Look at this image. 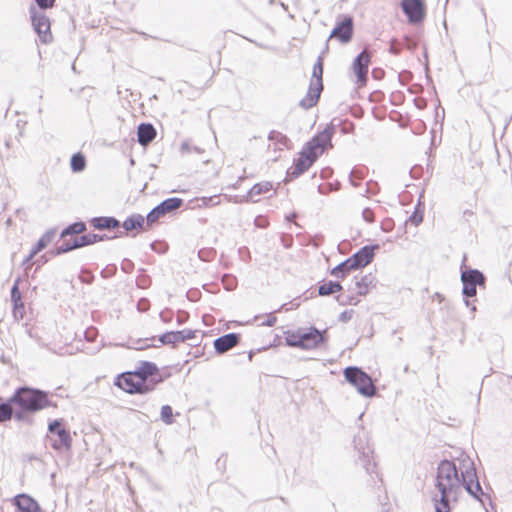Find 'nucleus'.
Instances as JSON below:
<instances>
[{
  "instance_id": "nucleus-51",
  "label": "nucleus",
  "mask_w": 512,
  "mask_h": 512,
  "mask_svg": "<svg viewBox=\"0 0 512 512\" xmlns=\"http://www.w3.org/2000/svg\"><path fill=\"white\" fill-rule=\"evenodd\" d=\"M186 296L189 301L196 302L200 299L201 292L198 289H190Z\"/></svg>"
},
{
  "instance_id": "nucleus-13",
  "label": "nucleus",
  "mask_w": 512,
  "mask_h": 512,
  "mask_svg": "<svg viewBox=\"0 0 512 512\" xmlns=\"http://www.w3.org/2000/svg\"><path fill=\"white\" fill-rule=\"evenodd\" d=\"M402 12L410 24H421L426 17V4L424 0H401Z\"/></svg>"
},
{
  "instance_id": "nucleus-24",
  "label": "nucleus",
  "mask_w": 512,
  "mask_h": 512,
  "mask_svg": "<svg viewBox=\"0 0 512 512\" xmlns=\"http://www.w3.org/2000/svg\"><path fill=\"white\" fill-rule=\"evenodd\" d=\"M121 225L126 232L132 231L134 229H142L147 231L151 228L147 226L146 218L138 213H134L128 216Z\"/></svg>"
},
{
  "instance_id": "nucleus-1",
  "label": "nucleus",
  "mask_w": 512,
  "mask_h": 512,
  "mask_svg": "<svg viewBox=\"0 0 512 512\" xmlns=\"http://www.w3.org/2000/svg\"><path fill=\"white\" fill-rule=\"evenodd\" d=\"M461 463L463 467H461L460 473L453 461L445 459L439 463L435 486L440 496H435L433 501L450 503L451 498L453 501H457L463 487L470 496L484 506L485 499L490 500V497L484 493L480 485L473 461L466 457Z\"/></svg>"
},
{
  "instance_id": "nucleus-17",
  "label": "nucleus",
  "mask_w": 512,
  "mask_h": 512,
  "mask_svg": "<svg viewBox=\"0 0 512 512\" xmlns=\"http://www.w3.org/2000/svg\"><path fill=\"white\" fill-rule=\"evenodd\" d=\"M380 248L379 244L365 245L349 257L355 269H362L369 265L374 257L375 251Z\"/></svg>"
},
{
  "instance_id": "nucleus-21",
  "label": "nucleus",
  "mask_w": 512,
  "mask_h": 512,
  "mask_svg": "<svg viewBox=\"0 0 512 512\" xmlns=\"http://www.w3.org/2000/svg\"><path fill=\"white\" fill-rule=\"evenodd\" d=\"M322 90L323 83H315L314 80L311 79L307 94L303 99L300 100L299 106L305 110L314 107L320 99Z\"/></svg>"
},
{
  "instance_id": "nucleus-30",
  "label": "nucleus",
  "mask_w": 512,
  "mask_h": 512,
  "mask_svg": "<svg viewBox=\"0 0 512 512\" xmlns=\"http://www.w3.org/2000/svg\"><path fill=\"white\" fill-rule=\"evenodd\" d=\"M271 189H272L271 182L265 181V182L256 183L248 191L246 198L248 200L256 202L255 200H253L254 196H259V195L265 194V193L269 192Z\"/></svg>"
},
{
  "instance_id": "nucleus-23",
  "label": "nucleus",
  "mask_w": 512,
  "mask_h": 512,
  "mask_svg": "<svg viewBox=\"0 0 512 512\" xmlns=\"http://www.w3.org/2000/svg\"><path fill=\"white\" fill-rule=\"evenodd\" d=\"M156 134V129L151 123H140L137 128V141L141 146L145 147L155 139Z\"/></svg>"
},
{
  "instance_id": "nucleus-19",
  "label": "nucleus",
  "mask_w": 512,
  "mask_h": 512,
  "mask_svg": "<svg viewBox=\"0 0 512 512\" xmlns=\"http://www.w3.org/2000/svg\"><path fill=\"white\" fill-rule=\"evenodd\" d=\"M12 505L15 507V512H43L39 503L28 494L13 497Z\"/></svg>"
},
{
  "instance_id": "nucleus-18",
  "label": "nucleus",
  "mask_w": 512,
  "mask_h": 512,
  "mask_svg": "<svg viewBox=\"0 0 512 512\" xmlns=\"http://www.w3.org/2000/svg\"><path fill=\"white\" fill-rule=\"evenodd\" d=\"M196 331L191 329H183L177 331H167L158 336V340L163 345H172L173 347L176 344L185 342L195 337Z\"/></svg>"
},
{
  "instance_id": "nucleus-32",
  "label": "nucleus",
  "mask_w": 512,
  "mask_h": 512,
  "mask_svg": "<svg viewBox=\"0 0 512 512\" xmlns=\"http://www.w3.org/2000/svg\"><path fill=\"white\" fill-rule=\"evenodd\" d=\"M70 166L73 172H82L86 167V158L81 153H74L70 159Z\"/></svg>"
},
{
  "instance_id": "nucleus-48",
  "label": "nucleus",
  "mask_w": 512,
  "mask_h": 512,
  "mask_svg": "<svg viewBox=\"0 0 512 512\" xmlns=\"http://www.w3.org/2000/svg\"><path fill=\"white\" fill-rule=\"evenodd\" d=\"M402 50L401 44L396 40L392 39L390 43L389 52L394 55H398Z\"/></svg>"
},
{
  "instance_id": "nucleus-38",
  "label": "nucleus",
  "mask_w": 512,
  "mask_h": 512,
  "mask_svg": "<svg viewBox=\"0 0 512 512\" xmlns=\"http://www.w3.org/2000/svg\"><path fill=\"white\" fill-rule=\"evenodd\" d=\"M75 249L74 241L71 240H65L61 245L57 246L55 250L53 251V254L55 256L68 253Z\"/></svg>"
},
{
  "instance_id": "nucleus-9",
  "label": "nucleus",
  "mask_w": 512,
  "mask_h": 512,
  "mask_svg": "<svg viewBox=\"0 0 512 512\" xmlns=\"http://www.w3.org/2000/svg\"><path fill=\"white\" fill-rule=\"evenodd\" d=\"M48 432L51 435L56 436L54 439L50 437L49 440L51 442V446L55 450L61 449H70L72 445V437L70 435V431L63 426L62 419H55L51 421L48 425Z\"/></svg>"
},
{
  "instance_id": "nucleus-4",
  "label": "nucleus",
  "mask_w": 512,
  "mask_h": 512,
  "mask_svg": "<svg viewBox=\"0 0 512 512\" xmlns=\"http://www.w3.org/2000/svg\"><path fill=\"white\" fill-rule=\"evenodd\" d=\"M466 255H464L462 260V266H465ZM461 283H462V295L464 298V303L467 307H470V298H473L477 294V287L481 289L486 288L487 278L484 273L476 268L461 267ZM471 311L475 312L476 307L474 305L471 306Z\"/></svg>"
},
{
  "instance_id": "nucleus-7",
  "label": "nucleus",
  "mask_w": 512,
  "mask_h": 512,
  "mask_svg": "<svg viewBox=\"0 0 512 512\" xmlns=\"http://www.w3.org/2000/svg\"><path fill=\"white\" fill-rule=\"evenodd\" d=\"M134 374L147 389L149 388V393L165 381V377L158 366L151 361H140L138 367L134 370Z\"/></svg>"
},
{
  "instance_id": "nucleus-44",
  "label": "nucleus",
  "mask_w": 512,
  "mask_h": 512,
  "mask_svg": "<svg viewBox=\"0 0 512 512\" xmlns=\"http://www.w3.org/2000/svg\"><path fill=\"white\" fill-rule=\"evenodd\" d=\"M198 201H201V204L199 206L209 207V206H215L219 204V198L217 195L210 196V197H202L199 198Z\"/></svg>"
},
{
  "instance_id": "nucleus-57",
  "label": "nucleus",
  "mask_w": 512,
  "mask_h": 512,
  "mask_svg": "<svg viewBox=\"0 0 512 512\" xmlns=\"http://www.w3.org/2000/svg\"><path fill=\"white\" fill-rule=\"evenodd\" d=\"M189 315L187 312H181L178 316H177V324L178 325H182L184 324L187 319H188Z\"/></svg>"
},
{
  "instance_id": "nucleus-10",
  "label": "nucleus",
  "mask_w": 512,
  "mask_h": 512,
  "mask_svg": "<svg viewBox=\"0 0 512 512\" xmlns=\"http://www.w3.org/2000/svg\"><path fill=\"white\" fill-rule=\"evenodd\" d=\"M335 131V126L330 123L322 131L316 133L304 145L310 147L311 150L316 152L318 156H321L325 150L333 147L332 138L335 134Z\"/></svg>"
},
{
  "instance_id": "nucleus-20",
  "label": "nucleus",
  "mask_w": 512,
  "mask_h": 512,
  "mask_svg": "<svg viewBox=\"0 0 512 512\" xmlns=\"http://www.w3.org/2000/svg\"><path fill=\"white\" fill-rule=\"evenodd\" d=\"M241 340L239 333L231 332L216 338L213 342L215 352L219 355L226 353Z\"/></svg>"
},
{
  "instance_id": "nucleus-54",
  "label": "nucleus",
  "mask_w": 512,
  "mask_h": 512,
  "mask_svg": "<svg viewBox=\"0 0 512 512\" xmlns=\"http://www.w3.org/2000/svg\"><path fill=\"white\" fill-rule=\"evenodd\" d=\"M281 243L284 248L288 249L291 248L293 245V238L290 235H282L281 237Z\"/></svg>"
},
{
  "instance_id": "nucleus-25",
  "label": "nucleus",
  "mask_w": 512,
  "mask_h": 512,
  "mask_svg": "<svg viewBox=\"0 0 512 512\" xmlns=\"http://www.w3.org/2000/svg\"><path fill=\"white\" fill-rule=\"evenodd\" d=\"M376 277L372 273H368L362 276L359 280L356 281V289L357 294L360 296H365L368 294L370 288L376 287Z\"/></svg>"
},
{
  "instance_id": "nucleus-46",
  "label": "nucleus",
  "mask_w": 512,
  "mask_h": 512,
  "mask_svg": "<svg viewBox=\"0 0 512 512\" xmlns=\"http://www.w3.org/2000/svg\"><path fill=\"white\" fill-rule=\"evenodd\" d=\"M355 311L353 309L344 310L340 313L338 320L342 323H347L350 321L354 315Z\"/></svg>"
},
{
  "instance_id": "nucleus-61",
  "label": "nucleus",
  "mask_w": 512,
  "mask_h": 512,
  "mask_svg": "<svg viewBox=\"0 0 512 512\" xmlns=\"http://www.w3.org/2000/svg\"><path fill=\"white\" fill-rule=\"evenodd\" d=\"M36 255H32V250H30V253L26 256V258L23 260V265H28L30 264V262L32 261V259L35 257Z\"/></svg>"
},
{
  "instance_id": "nucleus-53",
  "label": "nucleus",
  "mask_w": 512,
  "mask_h": 512,
  "mask_svg": "<svg viewBox=\"0 0 512 512\" xmlns=\"http://www.w3.org/2000/svg\"><path fill=\"white\" fill-rule=\"evenodd\" d=\"M121 269L125 273H131L132 270L134 269V263L129 259H124L121 264Z\"/></svg>"
},
{
  "instance_id": "nucleus-5",
  "label": "nucleus",
  "mask_w": 512,
  "mask_h": 512,
  "mask_svg": "<svg viewBox=\"0 0 512 512\" xmlns=\"http://www.w3.org/2000/svg\"><path fill=\"white\" fill-rule=\"evenodd\" d=\"M354 449L357 452L356 464L361 465L365 472L371 477V482L375 485V477L382 482L376 472V463L373 461V450L369 445L368 436L365 431L358 432L353 438Z\"/></svg>"
},
{
  "instance_id": "nucleus-36",
  "label": "nucleus",
  "mask_w": 512,
  "mask_h": 512,
  "mask_svg": "<svg viewBox=\"0 0 512 512\" xmlns=\"http://www.w3.org/2000/svg\"><path fill=\"white\" fill-rule=\"evenodd\" d=\"M216 250L214 248L208 247V248H201L198 251V257L203 262H211L216 257Z\"/></svg>"
},
{
  "instance_id": "nucleus-14",
  "label": "nucleus",
  "mask_w": 512,
  "mask_h": 512,
  "mask_svg": "<svg viewBox=\"0 0 512 512\" xmlns=\"http://www.w3.org/2000/svg\"><path fill=\"white\" fill-rule=\"evenodd\" d=\"M354 34V21L350 15H342L340 19L336 21L334 28L332 29L329 39L335 38L342 44L349 43Z\"/></svg>"
},
{
  "instance_id": "nucleus-63",
  "label": "nucleus",
  "mask_w": 512,
  "mask_h": 512,
  "mask_svg": "<svg viewBox=\"0 0 512 512\" xmlns=\"http://www.w3.org/2000/svg\"><path fill=\"white\" fill-rule=\"evenodd\" d=\"M181 151L182 152H189L190 151V145L187 142H183L181 144Z\"/></svg>"
},
{
  "instance_id": "nucleus-29",
  "label": "nucleus",
  "mask_w": 512,
  "mask_h": 512,
  "mask_svg": "<svg viewBox=\"0 0 512 512\" xmlns=\"http://www.w3.org/2000/svg\"><path fill=\"white\" fill-rule=\"evenodd\" d=\"M87 230L86 223L83 221H76L69 224L65 227L60 233V238H65L67 236H74L77 234L84 233Z\"/></svg>"
},
{
  "instance_id": "nucleus-31",
  "label": "nucleus",
  "mask_w": 512,
  "mask_h": 512,
  "mask_svg": "<svg viewBox=\"0 0 512 512\" xmlns=\"http://www.w3.org/2000/svg\"><path fill=\"white\" fill-rule=\"evenodd\" d=\"M15 419V412L9 398L0 403V423Z\"/></svg>"
},
{
  "instance_id": "nucleus-3",
  "label": "nucleus",
  "mask_w": 512,
  "mask_h": 512,
  "mask_svg": "<svg viewBox=\"0 0 512 512\" xmlns=\"http://www.w3.org/2000/svg\"><path fill=\"white\" fill-rule=\"evenodd\" d=\"M285 344L302 350H314L322 347L328 341V329L319 330L315 326L299 327L297 330H287Z\"/></svg>"
},
{
  "instance_id": "nucleus-39",
  "label": "nucleus",
  "mask_w": 512,
  "mask_h": 512,
  "mask_svg": "<svg viewBox=\"0 0 512 512\" xmlns=\"http://www.w3.org/2000/svg\"><path fill=\"white\" fill-rule=\"evenodd\" d=\"M12 303V314H13V317L17 320L19 319H23L24 317V314H25V308H24V303L22 300L20 301H14V302H11Z\"/></svg>"
},
{
  "instance_id": "nucleus-55",
  "label": "nucleus",
  "mask_w": 512,
  "mask_h": 512,
  "mask_svg": "<svg viewBox=\"0 0 512 512\" xmlns=\"http://www.w3.org/2000/svg\"><path fill=\"white\" fill-rule=\"evenodd\" d=\"M160 316V319L165 322V323H169L172 319V311L171 310H164L162 312H160L159 314Z\"/></svg>"
},
{
  "instance_id": "nucleus-47",
  "label": "nucleus",
  "mask_w": 512,
  "mask_h": 512,
  "mask_svg": "<svg viewBox=\"0 0 512 512\" xmlns=\"http://www.w3.org/2000/svg\"><path fill=\"white\" fill-rule=\"evenodd\" d=\"M435 512H451L450 503H440L439 501H433Z\"/></svg>"
},
{
  "instance_id": "nucleus-45",
  "label": "nucleus",
  "mask_w": 512,
  "mask_h": 512,
  "mask_svg": "<svg viewBox=\"0 0 512 512\" xmlns=\"http://www.w3.org/2000/svg\"><path fill=\"white\" fill-rule=\"evenodd\" d=\"M125 234V232H118L117 234H115L114 236H108L106 234H96L95 233V239L93 240V243H97V242H100V241H105V240H111V239H115V238H118V237H122L123 235Z\"/></svg>"
},
{
  "instance_id": "nucleus-12",
  "label": "nucleus",
  "mask_w": 512,
  "mask_h": 512,
  "mask_svg": "<svg viewBox=\"0 0 512 512\" xmlns=\"http://www.w3.org/2000/svg\"><path fill=\"white\" fill-rule=\"evenodd\" d=\"M29 12L34 31L39 36L40 41L44 44L50 43L53 36L50 29L49 18L33 6L30 7Z\"/></svg>"
},
{
  "instance_id": "nucleus-2",
  "label": "nucleus",
  "mask_w": 512,
  "mask_h": 512,
  "mask_svg": "<svg viewBox=\"0 0 512 512\" xmlns=\"http://www.w3.org/2000/svg\"><path fill=\"white\" fill-rule=\"evenodd\" d=\"M18 422L33 423L31 415L54 406L49 399L48 392L28 386L18 387L9 397Z\"/></svg>"
},
{
  "instance_id": "nucleus-62",
  "label": "nucleus",
  "mask_w": 512,
  "mask_h": 512,
  "mask_svg": "<svg viewBox=\"0 0 512 512\" xmlns=\"http://www.w3.org/2000/svg\"><path fill=\"white\" fill-rule=\"evenodd\" d=\"M224 287H225V289H226V290H228V291H232V290H234V289H235V287H236L235 280H234V279H232V281H231V282H229V283H226Z\"/></svg>"
},
{
  "instance_id": "nucleus-50",
  "label": "nucleus",
  "mask_w": 512,
  "mask_h": 512,
  "mask_svg": "<svg viewBox=\"0 0 512 512\" xmlns=\"http://www.w3.org/2000/svg\"><path fill=\"white\" fill-rule=\"evenodd\" d=\"M362 217L367 223H373L374 222V212L371 208H365L362 211Z\"/></svg>"
},
{
  "instance_id": "nucleus-64",
  "label": "nucleus",
  "mask_w": 512,
  "mask_h": 512,
  "mask_svg": "<svg viewBox=\"0 0 512 512\" xmlns=\"http://www.w3.org/2000/svg\"><path fill=\"white\" fill-rule=\"evenodd\" d=\"M297 217V213L296 212H292L290 213L289 215L286 216V220L287 221H294Z\"/></svg>"
},
{
  "instance_id": "nucleus-58",
  "label": "nucleus",
  "mask_w": 512,
  "mask_h": 512,
  "mask_svg": "<svg viewBox=\"0 0 512 512\" xmlns=\"http://www.w3.org/2000/svg\"><path fill=\"white\" fill-rule=\"evenodd\" d=\"M391 226H392L391 220H386V221L382 222V224H381L382 230L386 231V232L391 230Z\"/></svg>"
},
{
  "instance_id": "nucleus-37",
  "label": "nucleus",
  "mask_w": 512,
  "mask_h": 512,
  "mask_svg": "<svg viewBox=\"0 0 512 512\" xmlns=\"http://www.w3.org/2000/svg\"><path fill=\"white\" fill-rule=\"evenodd\" d=\"M160 418L167 425H171L174 422L173 409L170 405H163L161 407Z\"/></svg>"
},
{
  "instance_id": "nucleus-33",
  "label": "nucleus",
  "mask_w": 512,
  "mask_h": 512,
  "mask_svg": "<svg viewBox=\"0 0 512 512\" xmlns=\"http://www.w3.org/2000/svg\"><path fill=\"white\" fill-rule=\"evenodd\" d=\"M95 233L82 234L73 238L75 249L94 244Z\"/></svg>"
},
{
  "instance_id": "nucleus-41",
  "label": "nucleus",
  "mask_w": 512,
  "mask_h": 512,
  "mask_svg": "<svg viewBox=\"0 0 512 512\" xmlns=\"http://www.w3.org/2000/svg\"><path fill=\"white\" fill-rule=\"evenodd\" d=\"M20 281H21V279L18 277L14 281V283H13V285L11 287V290H10L11 302L22 300V294H21L20 289H19Z\"/></svg>"
},
{
  "instance_id": "nucleus-15",
  "label": "nucleus",
  "mask_w": 512,
  "mask_h": 512,
  "mask_svg": "<svg viewBox=\"0 0 512 512\" xmlns=\"http://www.w3.org/2000/svg\"><path fill=\"white\" fill-rule=\"evenodd\" d=\"M372 54L367 50L359 53L352 62V70L356 76V83L363 87L368 80V68L371 63Z\"/></svg>"
},
{
  "instance_id": "nucleus-11",
  "label": "nucleus",
  "mask_w": 512,
  "mask_h": 512,
  "mask_svg": "<svg viewBox=\"0 0 512 512\" xmlns=\"http://www.w3.org/2000/svg\"><path fill=\"white\" fill-rule=\"evenodd\" d=\"M184 204V200L179 197H170L162 202H160L158 205H156L154 208L150 210V212L146 216L147 220V226L152 227L154 223H156L160 218L165 216L168 213L174 212L177 209H179Z\"/></svg>"
},
{
  "instance_id": "nucleus-16",
  "label": "nucleus",
  "mask_w": 512,
  "mask_h": 512,
  "mask_svg": "<svg viewBox=\"0 0 512 512\" xmlns=\"http://www.w3.org/2000/svg\"><path fill=\"white\" fill-rule=\"evenodd\" d=\"M115 385L126 391L129 394H148L147 389L141 381L135 376L133 372H125L119 375L115 381Z\"/></svg>"
},
{
  "instance_id": "nucleus-52",
  "label": "nucleus",
  "mask_w": 512,
  "mask_h": 512,
  "mask_svg": "<svg viewBox=\"0 0 512 512\" xmlns=\"http://www.w3.org/2000/svg\"><path fill=\"white\" fill-rule=\"evenodd\" d=\"M337 300L341 305L351 304V305H357L359 303V300L356 299L354 296H346L345 299H340V296L337 297Z\"/></svg>"
},
{
  "instance_id": "nucleus-28",
  "label": "nucleus",
  "mask_w": 512,
  "mask_h": 512,
  "mask_svg": "<svg viewBox=\"0 0 512 512\" xmlns=\"http://www.w3.org/2000/svg\"><path fill=\"white\" fill-rule=\"evenodd\" d=\"M343 290V286L338 281H323L318 286V295L319 296H329L334 293L340 292Z\"/></svg>"
},
{
  "instance_id": "nucleus-34",
  "label": "nucleus",
  "mask_w": 512,
  "mask_h": 512,
  "mask_svg": "<svg viewBox=\"0 0 512 512\" xmlns=\"http://www.w3.org/2000/svg\"><path fill=\"white\" fill-rule=\"evenodd\" d=\"M423 213H424V205L418 202V204L415 207V210L411 214V216L408 218V221L413 224L414 226H418L423 221Z\"/></svg>"
},
{
  "instance_id": "nucleus-26",
  "label": "nucleus",
  "mask_w": 512,
  "mask_h": 512,
  "mask_svg": "<svg viewBox=\"0 0 512 512\" xmlns=\"http://www.w3.org/2000/svg\"><path fill=\"white\" fill-rule=\"evenodd\" d=\"M56 235V229L51 228L47 230L40 239L36 242V244L32 247V255H37L42 250H44L54 239Z\"/></svg>"
},
{
  "instance_id": "nucleus-59",
  "label": "nucleus",
  "mask_w": 512,
  "mask_h": 512,
  "mask_svg": "<svg viewBox=\"0 0 512 512\" xmlns=\"http://www.w3.org/2000/svg\"><path fill=\"white\" fill-rule=\"evenodd\" d=\"M383 74H384V72L381 69H373V71H372V76L374 79H380Z\"/></svg>"
},
{
  "instance_id": "nucleus-8",
  "label": "nucleus",
  "mask_w": 512,
  "mask_h": 512,
  "mask_svg": "<svg viewBox=\"0 0 512 512\" xmlns=\"http://www.w3.org/2000/svg\"><path fill=\"white\" fill-rule=\"evenodd\" d=\"M319 157L310 147L304 145L294 160L293 166L287 170V177L291 180L297 179L307 172Z\"/></svg>"
},
{
  "instance_id": "nucleus-27",
  "label": "nucleus",
  "mask_w": 512,
  "mask_h": 512,
  "mask_svg": "<svg viewBox=\"0 0 512 512\" xmlns=\"http://www.w3.org/2000/svg\"><path fill=\"white\" fill-rule=\"evenodd\" d=\"M355 267L351 263L350 259L347 258L343 262L336 265L330 270V274L338 279H344L351 271H355Z\"/></svg>"
},
{
  "instance_id": "nucleus-22",
  "label": "nucleus",
  "mask_w": 512,
  "mask_h": 512,
  "mask_svg": "<svg viewBox=\"0 0 512 512\" xmlns=\"http://www.w3.org/2000/svg\"><path fill=\"white\" fill-rule=\"evenodd\" d=\"M89 224L95 230H112L121 226L120 221L113 216H97L89 219Z\"/></svg>"
},
{
  "instance_id": "nucleus-6",
  "label": "nucleus",
  "mask_w": 512,
  "mask_h": 512,
  "mask_svg": "<svg viewBox=\"0 0 512 512\" xmlns=\"http://www.w3.org/2000/svg\"><path fill=\"white\" fill-rule=\"evenodd\" d=\"M345 380L356 388L357 392L365 397H372L376 394V387L371 376L362 368L348 366L344 369Z\"/></svg>"
},
{
  "instance_id": "nucleus-42",
  "label": "nucleus",
  "mask_w": 512,
  "mask_h": 512,
  "mask_svg": "<svg viewBox=\"0 0 512 512\" xmlns=\"http://www.w3.org/2000/svg\"><path fill=\"white\" fill-rule=\"evenodd\" d=\"M362 179H363V174L359 170H357L355 168L351 170L350 175H349V181L352 186L358 187L360 185V181Z\"/></svg>"
},
{
  "instance_id": "nucleus-56",
  "label": "nucleus",
  "mask_w": 512,
  "mask_h": 512,
  "mask_svg": "<svg viewBox=\"0 0 512 512\" xmlns=\"http://www.w3.org/2000/svg\"><path fill=\"white\" fill-rule=\"evenodd\" d=\"M277 318L272 314L268 315L267 319L261 324L262 326L272 327L275 325Z\"/></svg>"
},
{
  "instance_id": "nucleus-49",
  "label": "nucleus",
  "mask_w": 512,
  "mask_h": 512,
  "mask_svg": "<svg viewBox=\"0 0 512 512\" xmlns=\"http://www.w3.org/2000/svg\"><path fill=\"white\" fill-rule=\"evenodd\" d=\"M40 9L46 10L52 8L56 0H34Z\"/></svg>"
},
{
  "instance_id": "nucleus-60",
  "label": "nucleus",
  "mask_w": 512,
  "mask_h": 512,
  "mask_svg": "<svg viewBox=\"0 0 512 512\" xmlns=\"http://www.w3.org/2000/svg\"><path fill=\"white\" fill-rule=\"evenodd\" d=\"M48 261L46 255H41L37 260V266L40 267L41 265L45 264Z\"/></svg>"
},
{
  "instance_id": "nucleus-43",
  "label": "nucleus",
  "mask_w": 512,
  "mask_h": 512,
  "mask_svg": "<svg viewBox=\"0 0 512 512\" xmlns=\"http://www.w3.org/2000/svg\"><path fill=\"white\" fill-rule=\"evenodd\" d=\"M148 340H149L148 338H146V339H137L136 341H134L132 343V345H127L126 347L130 348V349H135V350H144V349H147V348L153 346V345H150V344H146V342Z\"/></svg>"
},
{
  "instance_id": "nucleus-35",
  "label": "nucleus",
  "mask_w": 512,
  "mask_h": 512,
  "mask_svg": "<svg viewBox=\"0 0 512 512\" xmlns=\"http://www.w3.org/2000/svg\"><path fill=\"white\" fill-rule=\"evenodd\" d=\"M323 60L322 57L319 56L316 63L313 66L312 79L315 83H323Z\"/></svg>"
},
{
  "instance_id": "nucleus-40",
  "label": "nucleus",
  "mask_w": 512,
  "mask_h": 512,
  "mask_svg": "<svg viewBox=\"0 0 512 512\" xmlns=\"http://www.w3.org/2000/svg\"><path fill=\"white\" fill-rule=\"evenodd\" d=\"M268 139L271 141H277L278 143L288 147L290 143V139L283 133L279 131H271L269 133Z\"/></svg>"
}]
</instances>
